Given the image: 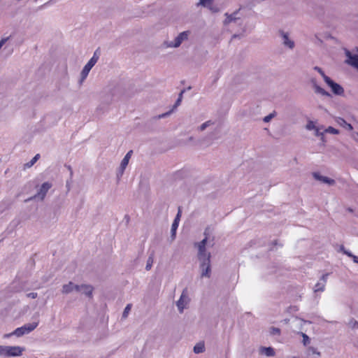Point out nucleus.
<instances>
[{
  "instance_id": "nucleus-1",
  "label": "nucleus",
  "mask_w": 358,
  "mask_h": 358,
  "mask_svg": "<svg viewBox=\"0 0 358 358\" xmlns=\"http://www.w3.org/2000/svg\"><path fill=\"white\" fill-rule=\"evenodd\" d=\"M203 235L205 236V237L203 240L194 243V246L198 250V260L211 259V254L210 252L207 251L206 247H213L214 245V239L213 238L211 241H208L209 233L208 231V229L205 230Z\"/></svg>"
},
{
  "instance_id": "nucleus-2",
  "label": "nucleus",
  "mask_w": 358,
  "mask_h": 358,
  "mask_svg": "<svg viewBox=\"0 0 358 358\" xmlns=\"http://www.w3.org/2000/svg\"><path fill=\"white\" fill-rule=\"evenodd\" d=\"M38 324V322H32V323L25 324L22 327L17 328L10 334H7L5 336L6 337H8L10 335H15V336H16L17 337H20V336H22L23 335L28 334L31 331L34 330L37 327Z\"/></svg>"
},
{
  "instance_id": "nucleus-3",
  "label": "nucleus",
  "mask_w": 358,
  "mask_h": 358,
  "mask_svg": "<svg viewBox=\"0 0 358 358\" xmlns=\"http://www.w3.org/2000/svg\"><path fill=\"white\" fill-rule=\"evenodd\" d=\"M52 185L51 182H43L41 186L40 187L39 189L38 190L37 193L31 196L25 200L26 202L37 199L40 201H43L48 192L49 189L52 187Z\"/></svg>"
},
{
  "instance_id": "nucleus-4",
  "label": "nucleus",
  "mask_w": 358,
  "mask_h": 358,
  "mask_svg": "<svg viewBox=\"0 0 358 358\" xmlns=\"http://www.w3.org/2000/svg\"><path fill=\"white\" fill-rule=\"evenodd\" d=\"M98 59H99V56L96 55V52H95L94 53L92 57L85 65V66L83 67V69L81 71V73H80V77H81L80 82L81 83L86 79L90 70L97 62Z\"/></svg>"
},
{
  "instance_id": "nucleus-5",
  "label": "nucleus",
  "mask_w": 358,
  "mask_h": 358,
  "mask_svg": "<svg viewBox=\"0 0 358 358\" xmlns=\"http://www.w3.org/2000/svg\"><path fill=\"white\" fill-rule=\"evenodd\" d=\"M201 278H210L211 275L210 259L199 260Z\"/></svg>"
},
{
  "instance_id": "nucleus-6",
  "label": "nucleus",
  "mask_w": 358,
  "mask_h": 358,
  "mask_svg": "<svg viewBox=\"0 0 358 358\" xmlns=\"http://www.w3.org/2000/svg\"><path fill=\"white\" fill-rule=\"evenodd\" d=\"M279 36L281 38L282 44L284 47L293 50L295 48V42L292 39L289 32L285 31L283 30L279 31Z\"/></svg>"
},
{
  "instance_id": "nucleus-7",
  "label": "nucleus",
  "mask_w": 358,
  "mask_h": 358,
  "mask_svg": "<svg viewBox=\"0 0 358 358\" xmlns=\"http://www.w3.org/2000/svg\"><path fill=\"white\" fill-rule=\"evenodd\" d=\"M189 33L190 32L189 31H182V32L180 33L176 37V38H175V40L173 41L166 42V46L169 47V48H178V47H179L183 41H185L188 39Z\"/></svg>"
},
{
  "instance_id": "nucleus-8",
  "label": "nucleus",
  "mask_w": 358,
  "mask_h": 358,
  "mask_svg": "<svg viewBox=\"0 0 358 358\" xmlns=\"http://www.w3.org/2000/svg\"><path fill=\"white\" fill-rule=\"evenodd\" d=\"M189 302V298L188 296V292L187 289L185 288L182 290L180 299L176 302V306L180 313L183 312L184 309L188 305Z\"/></svg>"
},
{
  "instance_id": "nucleus-9",
  "label": "nucleus",
  "mask_w": 358,
  "mask_h": 358,
  "mask_svg": "<svg viewBox=\"0 0 358 358\" xmlns=\"http://www.w3.org/2000/svg\"><path fill=\"white\" fill-rule=\"evenodd\" d=\"M325 83L331 88V92L335 95L341 96L344 94V90L343 87L341 85L335 83L330 78H325Z\"/></svg>"
},
{
  "instance_id": "nucleus-10",
  "label": "nucleus",
  "mask_w": 358,
  "mask_h": 358,
  "mask_svg": "<svg viewBox=\"0 0 358 358\" xmlns=\"http://www.w3.org/2000/svg\"><path fill=\"white\" fill-rule=\"evenodd\" d=\"M132 154H133V151L129 150L126 154V155L124 157V158L122 159V160L120 163V167L118 168V169L117 171V177L118 179H120L122 176V175L124 172V170L126 169V168L129 164V159H130Z\"/></svg>"
},
{
  "instance_id": "nucleus-11",
  "label": "nucleus",
  "mask_w": 358,
  "mask_h": 358,
  "mask_svg": "<svg viewBox=\"0 0 358 358\" xmlns=\"http://www.w3.org/2000/svg\"><path fill=\"white\" fill-rule=\"evenodd\" d=\"M345 52L347 57L346 62L358 69V50H356L355 53H352L348 50H345Z\"/></svg>"
},
{
  "instance_id": "nucleus-12",
  "label": "nucleus",
  "mask_w": 358,
  "mask_h": 358,
  "mask_svg": "<svg viewBox=\"0 0 358 358\" xmlns=\"http://www.w3.org/2000/svg\"><path fill=\"white\" fill-rule=\"evenodd\" d=\"M328 275V273L322 275L320 279V281L315 284L313 288L315 293L318 292H322L324 291Z\"/></svg>"
},
{
  "instance_id": "nucleus-13",
  "label": "nucleus",
  "mask_w": 358,
  "mask_h": 358,
  "mask_svg": "<svg viewBox=\"0 0 358 358\" xmlns=\"http://www.w3.org/2000/svg\"><path fill=\"white\" fill-rule=\"evenodd\" d=\"M310 83L314 89V92L316 94H320L324 96H328V97L331 96V94L329 92H328L324 89H323L322 87H321L320 86L318 85V84L316 81V79L312 78L310 80Z\"/></svg>"
},
{
  "instance_id": "nucleus-14",
  "label": "nucleus",
  "mask_w": 358,
  "mask_h": 358,
  "mask_svg": "<svg viewBox=\"0 0 358 358\" xmlns=\"http://www.w3.org/2000/svg\"><path fill=\"white\" fill-rule=\"evenodd\" d=\"M79 285L73 283L72 282H69L68 284L64 285L62 287V292L63 294H69L73 292H78Z\"/></svg>"
},
{
  "instance_id": "nucleus-15",
  "label": "nucleus",
  "mask_w": 358,
  "mask_h": 358,
  "mask_svg": "<svg viewBox=\"0 0 358 358\" xmlns=\"http://www.w3.org/2000/svg\"><path fill=\"white\" fill-rule=\"evenodd\" d=\"M313 178L315 180H320L322 182L328 184L329 185H333L335 184V180H334L331 179V178H329L328 177H326V176H323L320 175L319 173L315 172V173H313Z\"/></svg>"
},
{
  "instance_id": "nucleus-16",
  "label": "nucleus",
  "mask_w": 358,
  "mask_h": 358,
  "mask_svg": "<svg viewBox=\"0 0 358 358\" xmlns=\"http://www.w3.org/2000/svg\"><path fill=\"white\" fill-rule=\"evenodd\" d=\"M24 348L20 346H8V357H18L22 355Z\"/></svg>"
},
{
  "instance_id": "nucleus-17",
  "label": "nucleus",
  "mask_w": 358,
  "mask_h": 358,
  "mask_svg": "<svg viewBox=\"0 0 358 358\" xmlns=\"http://www.w3.org/2000/svg\"><path fill=\"white\" fill-rule=\"evenodd\" d=\"M93 287L89 285H79V289L78 292H82L88 297H91L92 295Z\"/></svg>"
},
{
  "instance_id": "nucleus-18",
  "label": "nucleus",
  "mask_w": 358,
  "mask_h": 358,
  "mask_svg": "<svg viewBox=\"0 0 358 358\" xmlns=\"http://www.w3.org/2000/svg\"><path fill=\"white\" fill-rule=\"evenodd\" d=\"M180 216V210L179 209L178 213L171 225V237L173 238H175V237H176V232L178 227Z\"/></svg>"
},
{
  "instance_id": "nucleus-19",
  "label": "nucleus",
  "mask_w": 358,
  "mask_h": 358,
  "mask_svg": "<svg viewBox=\"0 0 358 358\" xmlns=\"http://www.w3.org/2000/svg\"><path fill=\"white\" fill-rule=\"evenodd\" d=\"M239 13L238 11L236 12H234L233 13L230 14V15H228L227 13H226V19L224 20V24H228L231 22H236L238 20H240V17L238 16Z\"/></svg>"
},
{
  "instance_id": "nucleus-20",
  "label": "nucleus",
  "mask_w": 358,
  "mask_h": 358,
  "mask_svg": "<svg viewBox=\"0 0 358 358\" xmlns=\"http://www.w3.org/2000/svg\"><path fill=\"white\" fill-rule=\"evenodd\" d=\"M259 352L266 357H273L275 354L274 349L271 347H261Z\"/></svg>"
},
{
  "instance_id": "nucleus-21",
  "label": "nucleus",
  "mask_w": 358,
  "mask_h": 358,
  "mask_svg": "<svg viewBox=\"0 0 358 358\" xmlns=\"http://www.w3.org/2000/svg\"><path fill=\"white\" fill-rule=\"evenodd\" d=\"M337 123L342 127L345 128L347 130L351 131L353 129V127L351 124L348 123L344 119L339 117L337 120Z\"/></svg>"
},
{
  "instance_id": "nucleus-22",
  "label": "nucleus",
  "mask_w": 358,
  "mask_h": 358,
  "mask_svg": "<svg viewBox=\"0 0 358 358\" xmlns=\"http://www.w3.org/2000/svg\"><path fill=\"white\" fill-rule=\"evenodd\" d=\"M215 124L214 121L208 120L203 124H201L199 127H197L196 130L199 131H203L206 129L208 127L213 126Z\"/></svg>"
},
{
  "instance_id": "nucleus-23",
  "label": "nucleus",
  "mask_w": 358,
  "mask_h": 358,
  "mask_svg": "<svg viewBox=\"0 0 358 358\" xmlns=\"http://www.w3.org/2000/svg\"><path fill=\"white\" fill-rule=\"evenodd\" d=\"M153 262H154V254L152 252L149 256V257L148 258V260H147V264H146V266H145V269L147 271H149L152 268Z\"/></svg>"
},
{
  "instance_id": "nucleus-24",
  "label": "nucleus",
  "mask_w": 358,
  "mask_h": 358,
  "mask_svg": "<svg viewBox=\"0 0 358 358\" xmlns=\"http://www.w3.org/2000/svg\"><path fill=\"white\" fill-rule=\"evenodd\" d=\"M204 350H205V347L203 343H197L194 347V352L196 354L201 353L204 351Z\"/></svg>"
},
{
  "instance_id": "nucleus-25",
  "label": "nucleus",
  "mask_w": 358,
  "mask_h": 358,
  "mask_svg": "<svg viewBox=\"0 0 358 358\" xmlns=\"http://www.w3.org/2000/svg\"><path fill=\"white\" fill-rule=\"evenodd\" d=\"M0 355L8 357V346L0 345Z\"/></svg>"
},
{
  "instance_id": "nucleus-26",
  "label": "nucleus",
  "mask_w": 358,
  "mask_h": 358,
  "mask_svg": "<svg viewBox=\"0 0 358 358\" xmlns=\"http://www.w3.org/2000/svg\"><path fill=\"white\" fill-rule=\"evenodd\" d=\"M213 0H199V3L196 4L197 6H202L203 7H206L208 5L211 4Z\"/></svg>"
},
{
  "instance_id": "nucleus-27",
  "label": "nucleus",
  "mask_w": 358,
  "mask_h": 358,
  "mask_svg": "<svg viewBox=\"0 0 358 358\" xmlns=\"http://www.w3.org/2000/svg\"><path fill=\"white\" fill-rule=\"evenodd\" d=\"M313 69H314L315 71H317V72L321 75V76L323 78V79H324V82H325V78H329V76H327L324 73V72L323 71V70H322L320 67H319V66H315V67L313 68Z\"/></svg>"
},
{
  "instance_id": "nucleus-28",
  "label": "nucleus",
  "mask_w": 358,
  "mask_h": 358,
  "mask_svg": "<svg viewBox=\"0 0 358 358\" xmlns=\"http://www.w3.org/2000/svg\"><path fill=\"white\" fill-rule=\"evenodd\" d=\"M326 133H329L332 134H338L339 133V131L332 127H329L327 128L324 131Z\"/></svg>"
},
{
  "instance_id": "nucleus-29",
  "label": "nucleus",
  "mask_w": 358,
  "mask_h": 358,
  "mask_svg": "<svg viewBox=\"0 0 358 358\" xmlns=\"http://www.w3.org/2000/svg\"><path fill=\"white\" fill-rule=\"evenodd\" d=\"M276 113L275 112L271 113L269 115L265 116L263 119L264 122H268L271 120L272 118H273L275 116Z\"/></svg>"
},
{
  "instance_id": "nucleus-30",
  "label": "nucleus",
  "mask_w": 358,
  "mask_h": 358,
  "mask_svg": "<svg viewBox=\"0 0 358 358\" xmlns=\"http://www.w3.org/2000/svg\"><path fill=\"white\" fill-rule=\"evenodd\" d=\"M317 127L315 125V123L313 122V121H308L306 126V129L308 130H314Z\"/></svg>"
},
{
  "instance_id": "nucleus-31",
  "label": "nucleus",
  "mask_w": 358,
  "mask_h": 358,
  "mask_svg": "<svg viewBox=\"0 0 358 358\" xmlns=\"http://www.w3.org/2000/svg\"><path fill=\"white\" fill-rule=\"evenodd\" d=\"M303 337V343L304 345H307L310 343V338L304 333H301Z\"/></svg>"
},
{
  "instance_id": "nucleus-32",
  "label": "nucleus",
  "mask_w": 358,
  "mask_h": 358,
  "mask_svg": "<svg viewBox=\"0 0 358 358\" xmlns=\"http://www.w3.org/2000/svg\"><path fill=\"white\" fill-rule=\"evenodd\" d=\"M39 156H40V155H39L38 154L36 155L32 158V159H31L29 163H27V166L30 167V166H33V165L36 162V161L38 159Z\"/></svg>"
},
{
  "instance_id": "nucleus-33",
  "label": "nucleus",
  "mask_w": 358,
  "mask_h": 358,
  "mask_svg": "<svg viewBox=\"0 0 358 358\" xmlns=\"http://www.w3.org/2000/svg\"><path fill=\"white\" fill-rule=\"evenodd\" d=\"M131 304H127V306L125 307L124 310V312L122 313V317H127L129 311L131 310Z\"/></svg>"
},
{
  "instance_id": "nucleus-34",
  "label": "nucleus",
  "mask_w": 358,
  "mask_h": 358,
  "mask_svg": "<svg viewBox=\"0 0 358 358\" xmlns=\"http://www.w3.org/2000/svg\"><path fill=\"white\" fill-rule=\"evenodd\" d=\"M183 93H184V90L181 91V92L180 93L179 96H178V99L176 101V103H175V106H174L175 107H177L178 106H179L180 104Z\"/></svg>"
},
{
  "instance_id": "nucleus-35",
  "label": "nucleus",
  "mask_w": 358,
  "mask_h": 358,
  "mask_svg": "<svg viewBox=\"0 0 358 358\" xmlns=\"http://www.w3.org/2000/svg\"><path fill=\"white\" fill-rule=\"evenodd\" d=\"M171 111H169L167 113H162L161 115H159L155 117V119H162V118L166 117L169 116L171 114Z\"/></svg>"
},
{
  "instance_id": "nucleus-36",
  "label": "nucleus",
  "mask_w": 358,
  "mask_h": 358,
  "mask_svg": "<svg viewBox=\"0 0 358 358\" xmlns=\"http://www.w3.org/2000/svg\"><path fill=\"white\" fill-rule=\"evenodd\" d=\"M9 39V37L3 38L0 41V49L3 47V45L6 43V42Z\"/></svg>"
},
{
  "instance_id": "nucleus-37",
  "label": "nucleus",
  "mask_w": 358,
  "mask_h": 358,
  "mask_svg": "<svg viewBox=\"0 0 358 358\" xmlns=\"http://www.w3.org/2000/svg\"><path fill=\"white\" fill-rule=\"evenodd\" d=\"M314 130H315V135L316 136H323V133L320 132L319 128L316 127Z\"/></svg>"
},
{
  "instance_id": "nucleus-38",
  "label": "nucleus",
  "mask_w": 358,
  "mask_h": 358,
  "mask_svg": "<svg viewBox=\"0 0 358 358\" xmlns=\"http://www.w3.org/2000/svg\"><path fill=\"white\" fill-rule=\"evenodd\" d=\"M27 296L29 298L36 299L37 297L38 294L36 292H30V293L27 294Z\"/></svg>"
},
{
  "instance_id": "nucleus-39",
  "label": "nucleus",
  "mask_w": 358,
  "mask_h": 358,
  "mask_svg": "<svg viewBox=\"0 0 358 358\" xmlns=\"http://www.w3.org/2000/svg\"><path fill=\"white\" fill-rule=\"evenodd\" d=\"M352 138L354 141L358 142V132H353L352 134Z\"/></svg>"
},
{
  "instance_id": "nucleus-40",
  "label": "nucleus",
  "mask_w": 358,
  "mask_h": 358,
  "mask_svg": "<svg viewBox=\"0 0 358 358\" xmlns=\"http://www.w3.org/2000/svg\"><path fill=\"white\" fill-rule=\"evenodd\" d=\"M343 253L345 255H346L348 257H351V258L354 255L350 251L347 250H343Z\"/></svg>"
},
{
  "instance_id": "nucleus-41",
  "label": "nucleus",
  "mask_w": 358,
  "mask_h": 358,
  "mask_svg": "<svg viewBox=\"0 0 358 358\" xmlns=\"http://www.w3.org/2000/svg\"><path fill=\"white\" fill-rule=\"evenodd\" d=\"M272 334H280V329L278 328H273L272 329Z\"/></svg>"
},
{
  "instance_id": "nucleus-42",
  "label": "nucleus",
  "mask_w": 358,
  "mask_h": 358,
  "mask_svg": "<svg viewBox=\"0 0 358 358\" xmlns=\"http://www.w3.org/2000/svg\"><path fill=\"white\" fill-rule=\"evenodd\" d=\"M66 187L67 188V190L69 191L71 189V182L66 181Z\"/></svg>"
},
{
  "instance_id": "nucleus-43",
  "label": "nucleus",
  "mask_w": 358,
  "mask_h": 358,
  "mask_svg": "<svg viewBox=\"0 0 358 358\" xmlns=\"http://www.w3.org/2000/svg\"><path fill=\"white\" fill-rule=\"evenodd\" d=\"M353 262L356 264L358 263V257L356 256V255H353L352 257Z\"/></svg>"
},
{
  "instance_id": "nucleus-44",
  "label": "nucleus",
  "mask_w": 358,
  "mask_h": 358,
  "mask_svg": "<svg viewBox=\"0 0 358 358\" xmlns=\"http://www.w3.org/2000/svg\"><path fill=\"white\" fill-rule=\"evenodd\" d=\"M310 351H312V352H313V353H314V354H317V355H320V352H317L316 351V350H315V348H310Z\"/></svg>"
},
{
  "instance_id": "nucleus-45",
  "label": "nucleus",
  "mask_w": 358,
  "mask_h": 358,
  "mask_svg": "<svg viewBox=\"0 0 358 358\" xmlns=\"http://www.w3.org/2000/svg\"><path fill=\"white\" fill-rule=\"evenodd\" d=\"M68 169L70 171V177L72 178L73 176V170L70 166H67Z\"/></svg>"
},
{
  "instance_id": "nucleus-46",
  "label": "nucleus",
  "mask_w": 358,
  "mask_h": 358,
  "mask_svg": "<svg viewBox=\"0 0 358 358\" xmlns=\"http://www.w3.org/2000/svg\"><path fill=\"white\" fill-rule=\"evenodd\" d=\"M341 250L343 252V250H346L345 249L344 246L341 245Z\"/></svg>"
},
{
  "instance_id": "nucleus-47",
  "label": "nucleus",
  "mask_w": 358,
  "mask_h": 358,
  "mask_svg": "<svg viewBox=\"0 0 358 358\" xmlns=\"http://www.w3.org/2000/svg\"><path fill=\"white\" fill-rule=\"evenodd\" d=\"M301 322H303V323H310V322L309 321H306V320H301Z\"/></svg>"
},
{
  "instance_id": "nucleus-48",
  "label": "nucleus",
  "mask_w": 358,
  "mask_h": 358,
  "mask_svg": "<svg viewBox=\"0 0 358 358\" xmlns=\"http://www.w3.org/2000/svg\"><path fill=\"white\" fill-rule=\"evenodd\" d=\"M238 35L234 34V35L232 36V38H236V37H238Z\"/></svg>"
},
{
  "instance_id": "nucleus-49",
  "label": "nucleus",
  "mask_w": 358,
  "mask_h": 358,
  "mask_svg": "<svg viewBox=\"0 0 358 358\" xmlns=\"http://www.w3.org/2000/svg\"><path fill=\"white\" fill-rule=\"evenodd\" d=\"M35 1H36L37 0H35Z\"/></svg>"
},
{
  "instance_id": "nucleus-50",
  "label": "nucleus",
  "mask_w": 358,
  "mask_h": 358,
  "mask_svg": "<svg viewBox=\"0 0 358 358\" xmlns=\"http://www.w3.org/2000/svg\"><path fill=\"white\" fill-rule=\"evenodd\" d=\"M357 264H358V262H357Z\"/></svg>"
}]
</instances>
